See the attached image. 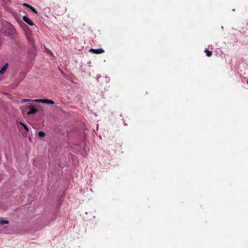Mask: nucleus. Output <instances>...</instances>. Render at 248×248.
<instances>
[{
	"label": "nucleus",
	"mask_w": 248,
	"mask_h": 248,
	"mask_svg": "<svg viewBox=\"0 0 248 248\" xmlns=\"http://www.w3.org/2000/svg\"><path fill=\"white\" fill-rule=\"evenodd\" d=\"M19 124L23 126L27 132L29 131V128L26 124L21 122H19Z\"/></svg>",
	"instance_id": "6e6552de"
},
{
	"label": "nucleus",
	"mask_w": 248,
	"mask_h": 248,
	"mask_svg": "<svg viewBox=\"0 0 248 248\" xmlns=\"http://www.w3.org/2000/svg\"><path fill=\"white\" fill-rule=\"evenodd\" d=\"M30 101V100L29 99H22L21 100V103H25L26 102Z\"/></svg>",
	"instance_id": "f8f14e48"
},
{
	"label": "nucleus",
	"mask_w": 248,
	"mask_h": 248,
	"mask_svg": "<svg viewBox=\"0 0 248 248\" xmlns=\"http://www.w3.org/2000/svg\"><path fill=\"white\" fill-rule=\"evenodd\" d=\"M205 53L206 54V56L208 57H210L212 56V53L211 51H209L208 49H206L204 51Z\"/></svg>",
	"instance_id": "0eeeda50"
},
{
	"label": "nucleus",
	"mask_w": 248,
	"mask_h": 248,
	"mask_svg": "<svg viewBox=\"0 0 248 248\" xmlns=\"http://www.w3.org/2000/svg\"><path fill=\"white\" fill-rule=\"evenodd\" d=\"M34 102L37 103H42L44 104H54V102L51 99H36L34 100Z\"/></svg>",
	"instance_id": "f257e3e1"
},
{
	"label": "nucleus",
	"mask_w": 248,
	"mask_h": 248,
	"mask_svg": "<svg viewBox=\"0 0 248 248\" xmlns=\"http://www.w3.org/2000/svg\"><path fill=\"white\" fill-rule=\"evenodd\" d=\"M23 5L25 7H28V8H30V6H31V5L27 4V3H24L23 4Z\"/></svg>",
	"instance_id": "ddd939ff"
},
{
	"label": "nucleus",
	"mask_w": 248,
	"mask_h": 248,
	"mask_svg": "<svg viewBox=\"0 0 248 248\" xmlns=\"http://www.w3.org/2000/svg\"><path fill=\"white\" fill-rule=\"evenodd\" d=\"M9 223V221L8 220H5L2 218H0V224L2 225L4 224Z\"/></svg>",
	"instance_id": "423d86ee"
},
{
	"label": "nucleus",
	"mask_w": 248,
	"mask_h": 248,
	"mask_svg": "<svg viewBox=\"0 0 248 248\" xmlns=\"http://www.w3.org/2000/svg\"><path fill=\"white\" fill-rule=\"evenodd\" d=\"M45 51L46 53H49L50 55H53V54H52V53L51 52V51H50L49 49H48L47 48H45Z\"/></svg>",
	"instance_id": "9b49d317"
},
{
	"label": "nucleus",
	"mask_w": 248,
	"mask_h": 248,
	"mask_svg": "<svg viewBox=\"0 0 248 248\" xmlns=\"http://www.w3.org/2000/svg\"><path fill=\"white\" fill-rule=\"evenodd\" d=\"M90 51L93 52L94 54H99L104 52V50L102 48L93 49L91 48L90 49Z\"/></svg>",
	"instance_id": "7ed1b4c3"
},
{
	"label": "nucleus",
	"mask_w": 248,
	"mask_h": 248,
	"mask_svg": "<svg viewBox=\"0 0 248 248\" xmlns=\"http://www.w3.org/2000/svg\"><path fill=\"white\" fill-rule=\"evenodd\" d=\"M45 136V133L43 131H39L38 132V136L40 138L44 137Z\"/></svg>",
	"instance_id": "1a4fd4ad"
},
{
	"label": "nucleus",
	"mask_w": 248,
	"mask_h": 248,
	"mask_svg": "<svg viewBox=\"0 0 248 248\" xmlns=\"http://www.w3.org/2000/svg\"><path fill=\"white\" fill-rule=\"evenodd\" d=\"M23 20L30 25L33 26L34 25L33 21L26 16H23Z\"/></svg>",
	"instance_id": "20e7f679"
},
{
	"label": "nucleus",
	"mask_w": 248,
	"mask_h": 248,
	"mask_svg": "<svg viewBox=\"0 0 248 248\" xmlns=\"http://www.w3.org/2000/svg\"><path fill=\"white\" fill-rule=\"evenodd\" d=\"M30 8V9L32 11V12H33L34 13H35V14L37 13V11L36 10V9H35L34 8H33L32 6H30V8Z\"/></svg>",
	"instance_id": "9d476101"
},
{
	"label": "nucleus",
	"mask_w": 248,
	"mask_h": 248,
	"mask_svg": "<svg viewBox=\"0 0 248 248\" xmlns=\"http://www.w3.org/2000/svg\"><path fill=\"white\" fill-rule=\"evenodd\" d=\"M8 63H6L2 67V68L0 70V74H3L5 71L6 70V69H7V67H8Z\"/></svg>",
	"instance_id": "39448f33"
},
{
	"label": "nucleus",
	"mask_w": 248,
	"mask_h": 248,
	"mask_svg": "<svg viewBox=\"0 0 248 248\" xmlns=\"http://www.w3.org/2000/svg\"><path fill=\"white\" fill-rule=\"evenodd\" d=\"M30 110L28 112V115L34 114L38 112V109L34 107L33 105L29 106Z\"/></svg>",
	"instance_id": "f03ea898"
},
{
	"label": "nucleus",
	"mask_w": 248,
	"mask_h": 248,
	"mask_svg": "<svg viewBox=\"0 0 248 248\" xmlns=\"http://www.w3.org/2000/svg\"><path fill=\"white\" fill-rule=\"evenodd\" d=\"M30 41L32 44H33V41L31 39H30Z\"/></svg>",
	"instance_id": "4468645a"
}]
</instances>
